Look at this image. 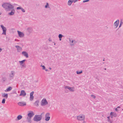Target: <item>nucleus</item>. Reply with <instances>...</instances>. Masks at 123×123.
I'll return each mask as SVG.
<instances>
[{"label":"nucleus","mask_w":123,"mask_h":123,"mask_svg":"<svg viewBox=\"0 0 123 123\" xmlns=\"http://www.w3.org/2000/svg\"><path fill=\"white\" fill-rule=\"evenodd\" d=\"M2 6L5 10L7 11H11V9H14V7L13 5L9 3H6L3 4Z\"/></svg>","instance_id":"nucleus-1"},{"label":"nucleus","mask_w":123,"mask_h":123,"mask_svg":"<svg viewBox=\"0 0 123 123\" xmlns=\"http://www.w3.org/2000/svg\"><path fill=\"white\" fill-rule=\"evenodd\" d=\"M44 114V112H43L40 115H35L33 118V120L37 122L40 121L42 119V115Z\"/></svg>","instance_id":"nucleus-2"},{"label":"nucleus","mask_w":123,"mask_h":123,"mask_svg":"<svg viewBox=\"0 0 123 123\" xmlns=\"http://www.w3.org/2000/svg\"><path fill=\"white\" fill-rule=\"evenodd\" d=\"M77 119L79 121H84L85 120V116L83 115H80L77 116Z\"/></svg>","instance_id":"nucleus-3"},{"label":"nucleus","mask_w":123,"mask_h":123,"mask_svg":"<svg viewBox=\"0 0 123 123\" xmlns=\"http://www.w3.org/2000/svg\"><path fill=\"white\" fill-rule=\"evenodd\" d=\"M45 120L46 121L49 120L50 118V114L49 113H47L45 115Z\"/></svg>","instance_id":"nucleus-4"},{"label":"nucleus","mask_w":123,"mask_h":123,"mask_svg":"<svg viewBox=\"0 0 123 123\" xmlns=\"http://www.w3.org/2000/svg\"><path fill=\"white\" fill-rule=\"evenodd\" d=\"M48 104L47 100L45 98L43 99L41 101V105L42 106Z\"/></svg>","instance_id":"nucleus-5"},{"label":"nucleus","mask_w":123,"mask_h":123,"mask_svg":"<svg viewBox=\"0 0 123 123\" xmlns=\"http://www.w3.org/2000/svg\"><path fill=\"white\" fill-rule=\"evenodd\" d=\"M0 27L2 29L3 31V33H2V34L5 35H6V27L2 25H0Z\"/></svg>","instance_id":"nucleus-6"},{"label":"nucleus","mask_w":123,"mask_h":123,"mask_svg":"<svg viewBox=\"0 0 123 123\" xmlns=\"http://www.w3.org/2000/svg\"><path fill=\"white\" fill-rule=\"evenodd\" d=\"M64 88L65 89H68L70 92H74V87H70L68 86H66Z\"/></svg>","instance_id":"nucleus-7"},{"label":"nucleus","mask_w":123,"mask_h":123,"mask_svg":"<svg viewBox=\"0 0 123 123\" xmlns=\"http://www.w3.org/2000/svg\"><path fill=\"white\" fill-rule=\"evenodd\" d=\"M34 115L33 112L32 111H29V113L27 114V116L31 118Z\"/></svg>","instance_id":"nucleus-8"},{"label":"nucleus","mask_w":123,"mask_h":123,"mask_svg":"<svg viewBox=\"0 0 123 123\" xmlns=\"http://www.w3.org/2000/svg\"><path fill=\"white\" fill-rule=\"evenodd\" d=\"M17 32H18V36L22 38L24 37V34L23 33L18 31H17Z\"/></svg>","instance_id":"nucleus-9"},{"label":"nucleus","mask_w":123,"mask_h":123,"mask_svg":"<svg viewBox=\"0 0 123 123\" xmlns=\"http://www.w3.org/2000/svg\"><path fill=\"white\" fill-rule=\"evenodd\" d=\"M11 12H10L8 13V15L10 16L13 15L14 14L15 12L14 9H11Z\"/></svg>","instance_id":"nucleus-10"},{"label":"nucleus","mask_w":123,"mask_h":123,"mask_svg":"<svg viewBox=\"0 0 123 123\" xmlns=\"http://www.w3.org/2000/svg\"><path fill=\"white\" fill-rule=\"evenodd\" d=\"M119 22V20L118 19L116 20L114 23V25L115 27V28H117L118 26Z\"/></svg>","instance_id":"nucleus-11"},{"label":"nucleus","mask_w":123,"mask_h":123,"mask_svg":"<svg viewBox=\"0 0 123 123\" xmlns=\"http://www.w3.org/2000/svg\"><path fill=\"white\" fill-rule=\"evenodd\" d=\"M26 95V93L24 90H22L21 91L19 95L20 96H22L23 97L25 96Z\"/></svg>","instance_id":"nucleus-12"},{"label":"nucleus","mask_w":123,"mask_h":123,"mask_svg":"<svg viewBox=\"0 0 123 123\" xmlns=\"http://www.w3.org/2000/svg\"><path fill=\"white\" fill-rule=\"evenodd\" d=\"M22 54L25 56V57L26 58H27L29 56L28 53L26 51H23L22 53Z\"/></svg>","instance_id":"nucleus-13"},{"label":"nucleus","mask_w":123,"mask_h":123,"mask_svg":"<svg viewBox=\"0 0 123 123\" xmlns=\"http://www.w3.org/2000/svg\"><path fill=\"white\" fill-rule=\"evenodd\" d=\"M11 73V74L9 75V77L11 78L12 79L14 75L15 72L14 71H12Z\"/></svg>","instance_id":"nucleus-14"},{"label":"nucleus","mask_w":123,"mask_h":123,"mask_svg":"<svg viewBox=\"0 0 123 123\" xmlns=\"http://www.w3.org/2000/svg\"><path fill=\"white\" fill-rule=\"evenodd\" d=\"M34 92L32 91L30 93V100L31 101L33 100L34 99V97L33 96Z\"/></svg>","instance_id":"nucleus-15"},{"label":"nucleus","mask_w":123,"mask_h":123,"mask_svg":"<svg viewBox=\"0 0 123 123\" xmlns=\"http://www.w3.org/2000/svg\"><path fill=\"white\" fill-rule=\"evenodd\" d=\"M77 43V41L75 40H73L71 41V43L70 44L71 46L74 45Z\"/></svg>","instance_id":"nucleus-16"},{"label":"nucleus","mask_w":123,"mask_h":123,"mask_svg":"<svg viewBox=\"0 0 123 123\" xmlns=\"http://www.w3.org/2000/svg\"><path fill=\"white\" fill-rule=\"evenodd\" d=\"M18 105L21 106H24L26 105V103L25 102H22L18 103Z\"/></svg>","instance_id":"nucleus-17"},{"label":"nucleus","mask_w":123,"mask_h":123,"mask_svg":"<svg viewBox=\"0 0 123 123\" xmlns=\"http://www.w3.org/2000/svg\"><path fill=\"white\" fill-rule=\"evenodd\" d=\"M15 47L17 48V51L18 52H20L22 50V48L19 46H16Z\"/></svg>","instance_id":"nucleus-18"},{"label":"nucleus","mask_w":123,"mask_h":123,"mask_svg":"<svg viewBox=\"0 0 123 123\" xmlns=\"http://www.w3.org/2000/svg\"><path fill=\"white\" fill-rule=\"evenodd\" d=\"M2 96L3 97L5 98L6 99H7L8 97V94H6L5 93H2Z\"/></svg>","instance_id":"nucleus-19"},{"label":"nucleus","mask_w":123,"mask_h":123,"mask_svg":"<svg viewBox=\"0 0 123 123\" xmlns=\"http://www.w3.org/2000/svg\"><path fill=\"white\" fill-rule=\"evenodd\" d=\"M27 31L29 33H31L32 31V29L31 27L28 28L27 29Z\"/></svg>","instance_id":"nucleus-20"},{"label":"nucleus","mask_w":123,"mask_h":123,"mask_svg":"<svg viewBox=\"0 0 123 123\" xmlns=\"http://www.w3.org/2000/svg\"><path fill=\"white\" fill-rule=\"evenodd\" d=\"M17 9L18 10L19 9H21L23 12H25V10L23 8L21 7H18L17 8Z\"/></svg>","instance_id":"nucleus-21"},{"label":"nucleus","mask_w":123,"mask_h":123,"mask_svg":"<svg viewBox=\"0 0 123 123\" xmlns=\"http://www.w3.org/2000/svg\"><path fill=\"white\" fill-rule=\"evenodd\" d=\"M22 116L20 115H18L17 118L16 119V121L19 120L21 119L22 118Z\"/></svg>","instance_id":"nucleus-22"},{"label":"nucleus","mask_w":123,"mask_h":123,"mask_svg":"<svg viewBox=\"0 0 123 123\" xmlns=\"http://www.w3.org/2000/svg\"><path fill=\"white\" fill-rule=\"evenodd\" d=\"M31 117H29V116H27V121L29 122L30 123H31Z\"/></svg>","instance_id":"nucleus-23"},{"label":"nucleus","mask_w":123,"mask_h":123,"mask_svg":"<svg viewBox=\"0 0 123 123\" xmlns=\"http://www.w3.org/2000/svg\"><path fill=\"white\" fill-rule=\"evenodd\" d=\"M73 2V0H69L68 3V6H71Z\"/></svg>","instance_id":"nucleus-24"},{"label":"nucleus","mask_w":123,"mask_h":123,"mask_svg":"<svg viewBox=\"0 0 123 123\" xmlns=\"http://www.w3.org/2000/svg\"><path fill=\"white\" fill-rule=\"evenodd\" d=\"M39 100H36L35 102L34 103V105L35 106H38V104L39 103Z\"/></svg>","instance_id":"nucleus-25"},{"label":"nucleus","mask_w":123,"mask_h":123,"mask_svg":"<svg viewBox=\"0 0 123 123\" xmlns=\"http://www.w3.org/2000/svg\"><path fill=\"white\" fill-rule=\"evenodd\" d=\"M45 8H48L50 9H51V8L49 6V4L48 3H46V5L45 6Z\"/></svg>","instance_id":"nucleus-26"},{"label":"nucleus","mask_w":123,"mask_h":123,"mask_svg":"<svg viewBox=\"0 0 123 123\" xmlns=\"http://www.w3.org/2000/svg\"><path fill=\"white\" fill-rule=\"evenodd\" d=\"M12 87H9V88L6 89L5 91V92H9L12 89Z\"/></svg>","instance_id":"nucleus-27"},{"label":"nucleus","mask_w":123,"mask_h":123,"mask_svg":"<svg viewBox=\"0 0 123 123\" xmlns=\"http://www.w3.org/2000/svg\"><path fill=\"white\" fill-rule=\"evenodd\" d=\"M64 36L62 34H60L58 35V37L59 39V40L61 41L62 40V38Z\"/></svg>","instance_id":"nucleus-28"},{"label":"nucleus","mask_w":123,"mask_h":123,"mask_svg":"<svg viewBox=\"0 0 123 123\" xmlns=\"http://www.w3.org/2000/svg\"><path fill=\"white\" fill-rule=\"evenodd\" d=\"M123 22L122 21V20H121L120 21V24L119 26V28H120V27H121L122 25H123Z\"/></svg>","instance_id":"nucleus-29"},{"label":"nucleus","mask_w":123,"mask_h":123,"mask_svg":"<svg viewBox=\"0 0 123 123\" xmlns=\"http://www.w3.org/2000/svg\"><path fill=\"white\" fill-rule=\"evenodd\" d=\"M113 116L114 117H116L117 116V114L116 113H114L113 112Z\"/></svg>","instance_id":"nucleus-30"},{"label":"nucleus","mask_w":123,"mask_h":123,"mask_svg":"<svg viewBox=\"0 0 123 123\" xmlns=\"http://www.w3.org/2000/svg\"><path fill=\"white\" fill-rule=\"evenodd\" d=\"M82 70L80 72H79L78 71H77L76 72L77 74H80L81 73H82Z\"/></svg>","instance_id":"nucleus-31"},{"label":"nucleus","mask_w":123,"mask_h":123,"mask_svg":"<svg viewBox=\"0 0 123 123\" xmlns=\"http://www.w3.org/2000/svg\"><path fill=\"white\" fill-rule=\"evenodd\" d=\"M6 100L5 98H4L3 99L2 102V104H4Z\"/></svg>","instance_id":"nucleus-32"},{"label":"nucleus","mask_w":123,"mask_h":123,"mask_svg":"<svg viewBox=\"0 0 123 123\" xmlns=\"http://www.w3.org/2000/svg\"><path fill=\"white\" fill-rule=\"evenodd\" d=\"M91 96L94 99L96 97V96L93 95H91Z\"/></svg>","instance_id":"nucleus-33"},{"label":"nucleus","mask_w":123,"mask_h":123,"mask_svg":"<svg viewBox=\"0 0 123 123\" xmlns=\"http://www.w3.org/2000/svg\"><path fill=\"white\" fill-rule=\"evenodd\" d=\"M41 67H42L43 68V69H45V67L44 66L41 65Z\"/></svg>","instance_id":"nucleus-34"},{"label":"nucleus","mask_w":123,"mask_h":123,"mask_svg":"<svg viewBox=\"0 0 123 123\" xmlns=\"http://www.w3.org/2000/svg\"><path fill=\"white\" fill-rule=\"evenodd\" d=\"M19 62L20 64L21 65H22V64L23 63V62L22 61H19Z\"/></svg>","instance_id":"nucleus-35"},{"label":"nucleus","mask_w":123,"mask_h":123,"mask_svg":"<svg viewBox=\"0 0 123 123\" xmlns=\"http://www.w3.org/2000/svg\"><path fill=\"white\" fill-rule=\"evenodd\" d=\"M2 79L3 80V81H5L6 80V79L5 78L3 77L2 78Z\"/></svg>","instance_id":"nucleus-36"},{"label":"nucleus","mask_w":123,"mask_h":123,"mask_svg":"<svg viewBox=\"0 0 123 123\" xmlns=\"http://www.w3.org/2000/svg\"><path fill=\"white\" fill-rule=\"evenodd\" d=\"M69 40L70 44V43H71V41H72V39H70V38H69Z\"/></svg>","instance_id":"nucleus-37"},{"label":"nucleus","mask_w":123,"mask_h":123,"mask_svg":"<svg viewBox=\"0 0 123 123\" xmlns=\"http://www.w3.org/2000/svg\"><path fill=\"white\" fill-rule=\"evenodd\" d=\"M89 1V0H84L83 1V3H85V2H88Z\"/></svg>","instance_id":"nucleus-38"},{"label":"nucleus","mask_w":123,"mask_h":123,"mask_svg":"<svg viewBox=\"0 0 123 123\" xmlns=\"http://www.w3.org/2000/svg\"><path fill=\"white\" fill-rule=\"evenodd\" d=\"M73 0V2L74 3H75L78 0Z\"/></svg>","instance_id":"nucleus-39"},{"label":"nucleus","mask_w":123,"mask_h":123,"mask_svg":"<svg viewBox=\"0 0 123 123\" xmlns=\"http://www.w3.org/2000/svg\"><path fill=\"white\" fill-rule=\"evenodd\" d=\"M22 65V67H25V66L23 64H22V65Z\"/></svg>","instance_id":"nucleus-40"},{"label":"nucleus","mask_w":123,"mask_h":123,"mask_svg":"<svg viewBox=\"0 0 123 123\" xmlns=\"http://www.w3.org/2000/svg\"><path fill=\"white\" fill-rule=\"evenodd\" d=\"M113 112H111L110 114V115L112 116V115H113Z\"/></svg>","instance_id":"nucleus-41"},{"label":"nucleus","mask_w":123,"mask_h":123,"mask_svg":"<svg viewBox=\"0 0 123 123\" xmlns=\"http://www.w3.org/2000/svg\"><path fill=\"white\" fill-rule=\"evenodd\" d=\"M115 111H118V110L117 109V108H116L115 109Z\"/></svg>","instance_id":"nucleus-42"},{"label":"nucleus","mask_w":123,"mask_h":123,"mask_svg":"<svg viewBox=\"0 0 123 123\" xmlns=\"http://www.w3.org/2000/svg\"><path fill=\"white\" fill-rule=\"evenodd\" d=\"M22 61L24 63L26 61V60H22Z\"/></svg>","instance_id":"nucleus-43"},{"label":"nucleus","mask_w":123,"mask_h":123,"mask_svg":"<svg viewBox=\"0 0 123 123\" xmlns=\"http://www.w3.org/2000/svg\"><path fill=\"white\" fill-rule=\"evenodd\" d=\"M107 118L108 119V121L109 120H110V117H108Z\"/></svg>","instance_id":"nucleus-44"},{"label":"nucleus","mask_w":123,"mask_h":123,"mask_svg":"<svg viewBox=\"0 0 123 123\" xmlns=\"http://www.w3.org/2000/svg\"><path fill=\"white\" fill-rule=\"evenodd\" d=\"M120 108V107L119 106H118L117 107V108Z\"/></svg>","instance_id":"nucleus-45"},{"label":"nucleus","mask_w":123,"mask_h":123,"mask_svg":"<svg viewBox=\"0 0 123 123\" xmlns=\"http://www.w3.org/2000/svg\"><path fill=\"white\" fill-rule=\"evenodd\" d=\"M45 70L46 71H48V70L47 69H45Z\"/></svg>","instance_id":"nucleus-46"},{"label":"nucleus","mask_w":123,"mask_h":123,"mask_svg":"<svg viewBox=\"0 0 123 123\" xmlns=\"http://www.w3.org/2000/svg\"><path fill=\"white\" fill-rule=\"evenodd\" d=\"M49 69H50V70H51L52 69V68H51L50 67H49Z\"/></svg>","instance_id":"nucleus-47"},{"label":"nucleus","mask_w":123,"mask_h":123,"mask_svg":"<svg viewBox=\"0 0 123 123\" xmlns=\"http://www.w3.org/2000/svg\"><path fill=\"white\" fill-rule=\"evenodd\" d=\"M86 123V122L85 121H83V123Z\"/></svg>","instance_id":"nucleus-48"},{"label":"nucleus","mask_w":123,"mask_h":123,"mask_svg":"<svg viewBox=\"0 0 123 123\" xmlns=\"http://www.w3.org/2000/svg\"><path fill=\"white\" fill-rule=\"evenodd\" d=\"M49 41H51V40H49Z\"/></svg>","instance_id":"nucleus-49"},{"label":"nucleus","mask_w":123,"mask_h":123,"mask_svg":"<svg viewBox=\"0 0 123 123\" xmlns=\"http://www.w3.org/2000/svg\"><path fill=\"white\" fill-rule=\"evenodd\" d=\"M112 116H111V118H113V116H112Z\"/></svg>","instance_id":"nucleus-50"},{"label":"nucleus","mask_w":123,"mask_h":123,"mask_svg":"<svg viewBox=\"0 0 123 123\" xmlns=\"http://www.w3.org/2000/svg\"><path fill=\"white\" fill-rule=\"evenodd\" d=\"M104 69H105V70H106V68H105Z\"/></svg>","instance_id":"nucleus-51"},{"label":"nucleus","mask_w":123,"mask_h":123,"mask_svg":"<svg viewBox=\"0 0 123 123\" xmlns=\"http://www.w3.org/2000/svg\"><path fill=\"white\" fill-rule=\"evenodd\" d=\"M103 61H105V60L104 59L103 60Z\"/></svg>","instance_id":"nucleus-52"},{"label":"nucleus","mask_w":123,"mask_h":123,"mask_svg":"<svg viewBox=\"0 0 123 123\" xmlns=\"http://www.w3.org/2000/svg\"><path fill=\"white\" fill-rule=\"evenodd\" d=\"M54 45H55V43L54 44Z\"/></svg>","instance_id":"nucleus-53"},{"label":"nucleus","mask_w":123,"mask_h":123,"mask_svg":"<svg viewBox=\"0 0 123 123\" xmlns=\"http://www.w3.org/2000/svg\"><path fill=\"white\" fill-rule=\"evenodd\" d=\"M103 64H104L105 63L104 62H103Z\"/></svg>","instance_id":"nucleus-54"},{"label":"nucleus","mask_w":123,"mask_h":123,"mask_svg":"<svg viewBox=\"0 0 123 123\" xmlns=\"http://www.w3.org/2000/svg\"><path fill=\"white\" fill-rule=\"evenodd\" d=\"M1 14L0 13V15H1Z\"/></svg>","instance_id":"nucleus-55"}]
</instances>
